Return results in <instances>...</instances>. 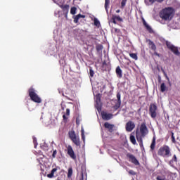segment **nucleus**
<instances>
[{"label": "nucleus", "mask_w": 180, "mask_h": 180, "mask_svg": "<svg viewBox=\"0 0 180 180\" xmlns=\"http://www.w3.org/2000/svg\"><path fill=\"white\" fill-rule=\"evenodd\" d=\"M110 4V0H105V9L107 12V13L109 12L108 8H109V4Z\"/></svg>", "instance_id": "23"}, {"label": "nucleus", "mask_w": 180, "mask_h": 180, "mask_svg": "<svg viewBox=\"0 0 180 180\" xmlns=\"http://www.w3.org/2000/svg\"><path fill=\"white\" fill-rule=\"evenodd\" d=\"M158 155L164 158H168L171 155V148L169 146L164 145L159 148Z\"/></svg>", "instance_id": "2"}, {"label": "nucleus", "mask_w": 180, "mask_h": 180, "mask_svg": "<svg viewBox=\"0 0 180 180\" xmlns=\"http://www.w3.org/2000/svg\"><path fill=\"white\" fill-rule=\"evenodd\" d=\"M157 105L155 103H150L149 107V115L152 119L157 117Z\"/></svg>", "instance_id": "5"}, {"label": "nucleus", "mask_w": 180, "mask_h": 180, "mask_svg": "<svg viewBox=\"0 0 180 180\" xmlns=\"http://www.w3.org/2000/svg\"><path fill=\"white\" fill-rule=\"evenodd\" d=\"M70 13H71V15H75V13H77V8L72 7L70 9Z\"/></svg>", "instance_id": "32"}, {"label": "nucleus", "mask_w": 180, "mask_h": 180, "mask_svg": "<svg viewBox=\"0 0 180 180\" xmlns=\"http://www.w3.org/2000/svg\"><path fill=\"white\" fill-rule=\"evenodd\" d=\"M115 33H119V32H120V30H119L117 28H115Z\"/></svg>", "instance_id": "45"}, {"label": "nucleus", "mask_w": 180, "mask_h": 180, "mask_svg": "<svg viewBox=\"0 0 180 180\" xmlns=\"http://www.w3.org/2000/svg\"><path fill=\"white\" fill-rule=\"evenodd\" d=\"M71 176H72V167L69 168L68 172V178H71Z\"/></svg>", "instance_id": "31"}, {"label": "nucleus", "mask_w": 180, "mask_h": 180, "mask_svg": "<svg viewBox=\"0 0 180 180\" xmlns=\"http://www.w3.org/2000/svg\"><path fill=\"white\" fill-rule=\"evenodd\" d=\"M127 158H129V161L130 162H131L132 164H134V165H140V162H139L137 158H136L135 155H134L131 153H127Z\"/></svg>", "instance_id": "9"}, {"label": "nucleus", "mask_w": 180, "mask_h": 180, "mask_svg": "<svg viewBox=\"0 0 180 180\" xmlns=\"http://www.w3.org/2000/svg\"><path fill=\"white\" fill-rule=\"evenodd\" d=\"M105 65H108V63H106V60H103V67H105Z\"/></svg>", "instance_id": "44"}, {"label": "nucleus", "mask_w": 180, "mask_h": 180, "mask_svg": "<svg viewBox=\"0 0 180 180\" xmlns=\"http://www.w3.org/2000/svg\"><path fill=\"white\" fill-rule=\"evenodd\" d=\"M101 117L103 120H110V119L113 118V114L103 112H101Z\"/></svg>", "instance_id": "14"}, {"label": "nucleus", "mask_w": 180, "mask_h": 180, "mask_svg": "<svg viewBox=\"0 0 180 180\" xmlns=\"http://www.w3.org/2000/svg\"><path fill=\"white\" fill-rule=\"evenodd\" d=\"M57 155V150H53L52 157L53 158H56V156Z\"/></svg>", "instance_id": "41"}, {"label": "nucleus", "mask_w": 180, "mask_h": 180, "mask_svg": "<svg viewBox=\"0 0 180 180\" xmlns=\"http://www.w3.org/2000/svg\"><path fill=\"white\" fill-rule=\"evenodd\" d=\"M68 116H70V108H67L66 114H63V119L64 122H67V120H68Z\"/></svg>", "instance_id": "21"}, {"label": "nucleus", "mask_w": 180, "mask_h": 180, "mask_svg": "<svg viewBox=\"0 0 180 180\" xmlns=\"http://www.w3.org/2000/svg\"><path fill=\"white\" fill-rule=\"evenodd\" d=\"M127 2V0H122L121 2V8H124V6H126V3Z\"/></svg>", "instance_id": "35"}, {"label": "nucleus", "mask_w": 180, "mask_h": 180, "mask_svg": "<svg viewBox=\"0 0 180 180\" xmlns=\"http://www.w3.org/2000/svg\"><path fill=\"white\" fill-rule=\"evenodd\" d=\"M155 1L161 4V2H164V0H149V2L150 4H154V2H155Z\"/></svg>", "instance_id": "37"}, {"label": "nucleus", "mask_w": 180, "mask_h": 180, "mask_svg": "<svg viewBox=\"0 0 180 180\" xmlns=\"http://www.w3.org/2000/svg\"><path fill=\"white\" fill-rule=\"evenodd\" d=\"M96 105H99L101 103V95L100 94H97L96 96Z\"/></svg>", "instance_id": "26"}, {"label": "nucleus", "mask_w": 180, "mask_h": 180, "mask_svg": "<svg viewBox=\"0 0 180 180\" xmlns=\"http://www.w3.org/2000/svg\"><path fill=\"white\" fill-rule=\"evenodd\" d=\"M81 133H82V135L85 134H84V129H82V130H81Z\"/></svg>", "instance_id": "47"}, {"label": "nucleus", "mask_w": 180, "mask_h": 180, "mask_svg": "<svg viewBox=\"0 0 180 180\" xmlns=\"http://www.w3.org/2000/svg\"><path fill=\"white\" fill-rule=\"evenodd\" d=\"M129 175H136L135 172H134L133 170H129L128 171Z\"/></svg>", "instance_id": "42"}, {"label": "nucleus", "mask_w": 180, "mask_h": 180, "mask_svg": "<svg viewBox=\"0 0 180 180\" xmlns=\"http://www.w3.org/2000/svg\"><path fill=\"white\" fill-rule=\"evenodd\" d=\"M80 180H84V174H82V178Z\"/></svg>", "instance_id": "49"}, {"label": "nucleus", "mask_w": 180, "mask_h": 180, "mask_svg": "<svg viewBox=\"0 0 180 180\" xmlns=\"http://www.w3.org/2000/svg\"><path fill=\"white\" fill-rule=\"evenodd\" d=\"M156 179L157 180H169L167 179L165 176H157Z\"/></svg>", "instance_id": "34"}, {"label": "nucleus", "mask_w": 180, "mask_h": 180, "mask_svg": "<svg viewBox=\"0 0 180 180\" xmlns=\"http://www.w3.org/2000/svg\"><path fill=\"white\" fill-rule=\"evenodd\" d=\"M155 150V136L153 138L152 143L150 144V150L154 151Z\"/></svg>", "instance_id": "22"}, {"label": "nucleus", "mask_w": 180, "mask_h": 180, "mask_svg": "<svg viewBox=\"0 0 180 180\" xmlns=\"http://www.w3.org/2000/svg\"><path fill=\"white\" fill-rule=\"evenodd\" d=\"M116 13H120V10H117Z\"/></svg>", "instance_id": "48"}, {"label": "nucleus", "mask_w": 180, "mask_h": 180, "mask_svg": "<svg viewBox=\"0 0 180 180\" xmlns=\"http://www.w3.org/2000/svg\"><path fill=\"white\" fill-rule=\"evenodd\" d=\"M112 23H114V25H116V23H117L116 22L117 20H115L113 17H112Z\"/></svg>", "instance_id": "43"}, {"label": "nucleus", "mask_w": 180, "mask_h": 180, "mask_svg": "<svg viewBox=\"0 0 180 180\" xmlns=\"http://www.w3.org/2000/svg\"><path fill=\"white\" fill-rule=\"evenodd\" d=\"M29 96L35 103H41V98L36 93V90L33 87H30L28 90Z\"/></svg>", "instance_id": "3"}, {"label": "nucleus", "mask_w": 180, "mask_h": 180, "mask_svg": "<svg viewBox=\"0 0 180 180\" xmlns=\"http://www.w3.org/2000/svg\"><path fill=\"white\" fill-rule=\"evenodd\" d=\"M105 129H108L109 133H113L115 131V124H110L109 122H105L104 124Z\"/></svg>", "instance_id": "15"}, {"label": "nucleus", "mask_w": 180, "mask_h": 180, "mask_svg": "<svg viewBox=\"0 0 180 180\" xmlns=\"http://www.w3.org/2000/svg\"><path fill=\"white\" fill-rule=\"evenodd\" d=\"M167 91V86H165V83H162L160 85V91L165 92Z\"/></svg>", "instance_id": "24"}, {"label": "nucleus", "mask_w": 180, "mask_h": 180, "mask_svg": "<svg viewBox=\"0 0 180 180\" xmlns=\"http://www.w3.org/2000/svg\"><path fill=\"white\" fill-rule=\"evenodd\" d=\"M146 43H148L149 46V49L150 50H153L154 51V56H156L157 57H160V53L157 52V46H155V44H154V41H151V39H146Z\"/></svg>", "instance_id": "7"}, {"label": "nucleus", "mask_w": 180, "mask_h": 180, "mask_svg": "<svg viewBox=\"0 0 180 180\" xmlns=\"http://www.w3.org/2000/svg\"><path fill=\"white\" fill-rule=\"evenodd\" d=\"M158 79H159V82H160V81H161V77H158Z\"/></svg>", "instance_id": "50"}, {"label": "nucleus", "mask_w": 180, "mask_h": 180, "mask_svg": "<svg viewBox=\"0 0 180 180\" xmlns=\"http://www.w3.org/2000/svg\"><path fill=\"white\" fill-rule=\"evenodd\" d=\"M59 7L62 9L65 15V17L67 18L68 15V11H70V5L63 4V3H62V4H59Z\"/></svg>", "instance_id": "11"}, {"label": "nucleus", "mask_w": 180, "mask_h": 180, "mask_svg": "<svg viewBox=\"0 0 180 180\" xmlns=\"http://www.w3.org/2000/svg\"><path fill=\"white\" fill-rule=\"evenodd\" d=\"M129 56L134 60H139V58L137 57V53H129Z\"/></svg>", "instance_id": "29"}, {"label": "nucleus", "mask_w": 180, "mask_h": 180, "mask_svg": "<svg viewBox=\"0 0 180 180\" xmlns=\"http://www.w3.org/2000/svg\"><path fill=\"white\" fill-rule=\"evenodd\" d=\"M55 4L60 6V4H63V0H53Z\"/></svg>", "instance_id": "38"}, {"label": "nucleus", "mask_w": 180, "mask_h": 180, "mask_svg": "<svg viewBox=\"0 0 180 180\" xmlns=\"http://www.w3.org/2000/svg\"><path fill=\"white\" fill-rule=\"evenodd\" d=\"M174 14V8L169 7L162 10L160 13V17L163 20H169Z\"/></svg>", "instance_id": "1"}, {"label": "nucleus", "mask_w": 180, "mask_h": 180, "mask_svg": "<svg viewBox=\"0 0 180 180\" xmlns=\"http://www.w3.org/2000/svg\"><path fill=\"white\" fill-rule=\"evenodd\" d=\"M95 75V72H94V70H92V68H89V76L91 78H94V75Z\"/></svg>", "instance_id": "33"}, {"label": "nucleus", "mask_w": 180, "mask_h": 180, "mask_svg": "<svg viewBox=\"0 0 180 180\" xmlns=\"http://www.w3.org/2000/svg\"><path fill=\"white\" fill-rule=\"evenodd\" d=\"M115 72L118 78H122L123 77V72L122 71L120 66L116 68Z\"/></svg>", "instance_id": "18"}, {"label": "nucleus", "mask_w": 180, "mask_h": 180, "mask_svg": "<svg viewBox=\"0 0 180 180\" xmlns=\"http://www.w3.org/2000/svg\"><path fill=\"white\" fill-rule=\"evenodd\" d=\"M136 137L138 143H139L141 148H144V145L143 144V138L140 136V134H139V132L137 131H136Z\"/></svg>", "instance_id": "17"}, {"label": "nucleus", "mask_w": 180, "mask_h": 180, "mask_svg": "<svg viewBox=\"0 0 180 180\" xmlns=\"http://www.w3.org/2000/svg\"><path fill=\"white\" fill-rule=\"evenodd\" d=\"M121 96L122 95L120 94V92H118L117 94V101L113 107L115 110H117V109H119L122 105V100L120 99Z\"/></svg>", "instance_id": "13"}, {"label": "nucleus", "mask_w": 180, "mask_h": 180, "mask_svg": "<svg viewBox=\"0 0 180 180\" xmlns=\"http://www.w3.org/2000/svg\"><path fill=\"white\" fill-rule=\"evenodd\" d=\"M129 139L132 144H136V137L134 135H131Z\"/></svg>", "instance_id": "30"}, {"label": "nucleus", "mask_w": 180, "mask_h": 180, "mask_svg": "<svg viewBox=\"0 0 180 180\" xmlns=\"http://www.w3.org/2000/svg\"><path fill=\"white\" fill-rule=\"evenodd\" d=\"M82 139L83 141H85V134L82 135Z\"/></svg>", "instance_id": "46"}, {"label": "nucleus", "mask_w": 180, "mask_h": 180, "mask_svg": "<svg viewBox=\"0 0 180 180\" xmlns=\"http://www.w3.org/2000/svg\"><path fill=\"white\" fill-rule=\"evenodd\" d=\"M143 26H145L146 30L149 32L150 33H154V31L153 30V28L148 24L147 22H146V20H143Z\"/></svg>", "instance_id": "19"}, {"label": "nucleus", "mask_w": 180, "mask_h": 180, "mask_svg": "<svg viewBox=\"0 0 180 180\" xmlns=\"http://www.w3.org/2000/svg\"><path fill=\"white\" fill-rule=\"evenodd\" d=\"M136 127V124L133 121H129L126 123L125 129L127 131H133V129Z\"/></svg>", "instance_id": "12"}, {"label": "nucleus", "mask_w": 180, "mask_h": 180, "mask_svg": "<svg viewBox=\"0 0 180 180\" xmlns=\"http://www.w3.org/2000/svg\"><path fill=\"white\" fill-rule=\"evenodd\" d=\"M112 18L115 20H117V22H123V18H120V16H119V15H113Z\"/></svg>", "instance_id": "25"}, {"label": "nucleus", "mask_w": 180, "mask_h": 180, "mask_svg": "<svg viewBox=\"0 0 180 180\" xmlns=\"http://www.w3.org/2000/svg\"><path fill=\"white\" fill-rule=\"evenodd\" d=\"M178 162V158H176V155H174L172 159L169 161V164H172V162Z\"/></svg>", "instance_id": "27"}, {"label": "nucleus", "mask_w": 180, "mask_h": 180, "mask_svg": "<svg viewBox=\"0 0 180 180\" xmlns=\"http://www.w3.org/2000/svg\"><path fill=\"white\" fill-rule=\"evenodd\" d=\"M67 150H68V154L72 158V160H77V155H75V152H74V149H72V146L71 145H68L67 146Z\"/></svg>", "instance_id": "10"}, {"label": "nucleus", "mask_w": 180, "mask_h": 180, "mask_svg": "<svg viewBox=\"0 0 180 180\" xmlns=\"http://www.w3.org/2000/svg\"><path fill=\"white\" fill-rule=\"evenodd\" d=\"M172 141L175 144L176 143V141L175 140V136H174V132H172Z\"/></svg>", "instance_id": "40"}, {"label": "nucleus", "mask_w": 180, "mask_h": 180, "mask_svg": "<svg viewBox=\"0 0 180 180\" xmlns=\"http://www.w3.org/2000/svg\"><path fill=\"white\" fill-rule=\"evenodd\" d=\"M33 143L34 147L36 148V147H37V139H36V137H33Z\"/></svg>", "instance_id": "36"}, {"label": "nucleus", "mask_w": 180, "mask_h": 180, "mask_svg": "<svg viewBox=\"0 0 180 180\" xmlns=\"http://www.w3.org/2000/svg\"><path fill=\"white\" fill-rule=\"evenodd\" d=\"M97 51H101V50H103V46L102 45H97L96 47Z\"/></svg>", "instance_id": "39"}, {"label": "nucleus", "mask_w": 180, "mask_h": 180, "mask_svg": "<svg viewBox=\"0 0 180 180\" xmlns=\"http://www.w3.org/2000/svg\"><path fill=\"white\" fill-rule=\"evenodd\" d=\"M68 136L71 141H72V143H74L77 147H81V141L79 139V136H77L75 131H70L68 132Z\"/></svg>", "instance_id": "4"}, {"label": "nucleus", "mask_w": 180, "mask_h": 180, "mask_svg": "<svg viewBox=\"0 0 180 180\" xmlns=\"http://www.w3.org/2000/svg\"><path fill=\"white\" fill-rule=\"evenodd\" d=\"M94 26H97V27H99L101 26V22L98 20V18H94Z\"/></svg>", "instance_id": "28"}, {"label": "nucleus", "mask_w": 180, "mask_h": 180, "mask_svg": "<svg viewBox=\"0 0 180 180\" xmlns=\"http://www.w3.org/2000/svg\"><path fill=\"white\" fill-rule=\"evenodd\" d=\"M140 134L139 136L141 139H144L147 134H148V129L147 128V125H146V123H142L140 127Z\"/></svg>", "instance_id": "6"}, {"label": "nucleus", "mask_w": 180, "mask_h": 180, "mask_svg": "<svg viewBox=\"0 0 180 180\" xmlns=\"http://www.w3.org/2000/svg\"><path fill=\"white\" fill-rule=\"evenodd\" d=\"M58 169H60V167H56L53 168L52 170L51 171V173L47 174V178H50V179L54 178V174H56Z\"/></svg>", "instance_id": "16"}, {"label": "nucleus", "mask_w": 180, "mask_h": 180, "mask_svg": "<svg viewBox=\"0 0 180 180\" xmlns=\"http://www.w3.org/2000/svg\"><path fill=\"white\" fill-rule=\"evenodd\" d=\"M81 18L85 19V15H84L78 14V15H77L76 16H75V17L73 18V19H74V20H73L74 23H78V21H79V19H81Z\"/></svg>", "instance_id": "20"}, {"label": "nucleus", "mask_w": 180, "mask_h": 180, "mask_svg": "<svg viewBox=\"0 0 180 180\" xmlns=\"http://www.w3.org/2000/svg\"><path fill=\"white\" fill-rule=\"evenodd\" d=\"M166 46L167 49H169V50H171L175 56H180V52L179 50H178V47L171 44V43L169 42H167Z\"/></svg>", "instance_id": "8"}]
</instances>
